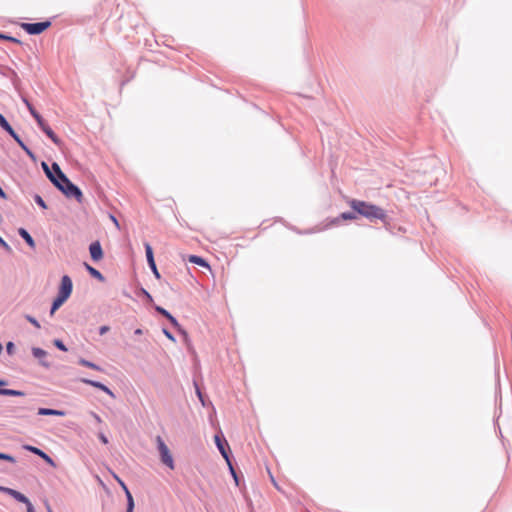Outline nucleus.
Instances as JSON below:
<instances>
[{
    "mask_svg": "<svg viewBox=\"0 0 512 512\" xmlns=\"http://www.w3.org/2000/svg\"><path fill=\"white\" fill-rule=\"evenodd\" d=\"M197 395H198L200 401L204 404L203 398H202V394H201V392H200V390L198 388H197Z\"/></svg>",
    "mask_w": 512,
    "mask_h": 512,
    "instance_id": "45",
    "label": "nucleus"
},
{
    "mask_svg": "<svg viewBox=\"0 0 512 512\" xmlns=\"http://www.w3.org/2000/svg\"><path fill=\"white\" fill-rule=\"evenodd\" d=\"M0 491H3L5 493H7L8 495H10L11 497H13L15 500H17L18 502H21V503H24L26 504V506H28L29 504H31L30 500L22 493H20L19 491L17 490H14V489H11V488H7V487H1L0 486Z\"/></svg>",
    "mask_w": 512,
    "mask_h": 512,
    "instance_id": "9",
    "label": "nucleus"
},
{
    "mask_svg": "<svg viewBox=\"0 0 512 512\" xmlns=\"http://www.w3.org/2000/svg\"><path fill=\"white\" fill-rule=\"evenodd\" d=\"M42 167H43V170L45 171V173H46L47 177L50 179V181H51L52 183H56V179H57V178H56V176L54 175V173L49 169L48 165H47L45 162H43V163H42Z\"/></svg>",
    "mask_w": 512,
    "mask_h": 512,
    "instance_id": "22",
    "label": "nucleus"
},
{
    "mask_svg": "<svg viewBox=\"0 0 512 512\" xmlns=\"http://www.w3.org/2000/svg\"><path fill=\"white\" fill-rule=\"evenodd\" d=\"M27 512H34V509H33L32 504H29V505L27 506Z\"/></svg>",
    "mask_w": 512,
    "mask_h": 512,
    "instance_id": "47",
    "label": "nucleus"
},
{
    "mask_svg": "<svg viewBox=\"0 0 512 512\" xmlns=\"http://www.w3.org/2000/svg\"><path fill=\"white\" fill-rule=\"evenodd\" d=\"M0 459L15 463V458L9 454L0 453Z\"/></svg>",
    "mask_w": 512,
    "mask_h": 512,
    "instance_id": "32",
    "label": "nucleus"
},
{
    "mask_svg": "<svg viewBox=\"0 0 512 512\" xmlns=\"http://www.w3.org/2000/svg\"><path fill=\"white\" fill-rule=\"evenodd\" d=\"M156 442H157V446H158V450L160 453L162 463L173 470L175 468L174 460H173V457L170 453L168 446L165 444V442L163 441V439L160 436H157Z\"/></svg>",
    "mask_w": 512,
    "mask_h": 512,
    "instance_id": "4",
    "label": "nucleus"
},
{
    "mask_svg": "<svg viewBox=\"0 0 512 512\" xmlns=\"http://www.w3.org/2000/svg\"><path fill=\"white\" fill-rule=\"evenodd\" d=\"M33 117L37 121V124L39 125V127L41 129H43L47 125L46 122L44 121V119L42 118V116L39 113H37Z\"/></svg>",
    "mask_w": 512,
    "mask_h": 512,
    "instance_id": "28",
    "label": "nucleus"
},
{
    "mask_svg": "<svg viewBox=\"0 0 512 512\" xmlns=\"http://www.w3.org/2000/svg\"><path fill=\"white\" fill-rule=\"evenodd\" d=\"M90 256L93 261L98 262L103 259L104 253L99 241H95L89 246Z\"/></svg>",
    "mask_w": 512,
    "mask_h": 512,
    "instance_id": "8",
    "label": "nucleus"
},
{
    "mask_svg": "<svg viewBox=\"0 0 512 512\" xmlns=\"http://www.w3.org/2000/svg\"><path fill=\"white\" fill-rule=\"evenodd\" d=\"M163 333L165 334V336H166L168 339H170V340H171V341H173V342L175 341L174 336H173V335H172L168 330L164 329V330H163Z\"/></svg>",
    "mask_w": 512,
    "mask_h": 512,
    "instance_id": "40",
    "label": "nucleus"
},
{
    "mask_svg": "<svg viewBox=\"0 0 512 512\" xmlns=\"http://www.w3.org/2000/svg\"><path fill=\"white\" fill-rule=\"evenodd\" d=\"M26 318H27V320H28L31 324H33L36 328H40V324L38 323V321H37L35 318H33V317H31V316H27Z\"/></svg>",
    "mask_w": 512,
    "mask_h": 512,
    "instance_id": "38",
    "label": "nucleus"
},
{
    "mask_svg": "<svg viewBox=\"0 0 512 512\" xmlns=\"http://www.w3.org/2000/svg\"><path fill=\"white\" fill-rule=\"evenodd\" d=\"M59 190H61L67 197H74L78 202H82L83 194L81 190L75 186L65 174H61L60 178L56 179L53 183Z\"/></svg>",
    "mask_w": 512,
    "mask_h": 512,
    "instance_id": "3",
    "label": "nucleus"
},
{
    "mask_svg": "<svg viewBox=\"0 0 512 512\" xmlns=\"http://www.w3.org/2000/svg\"><path fill=\"white\" fill-rule=\"evenodd\" d=\"M2 128L7 131L14 139H17V134L16 132L14 131V129L11 127V125L7 122L6 124H4L2 126Z\"/></svg>",
    "mask_w": 512,
    "mask_h": 512,
    "instance_id": "23",
    "label": "nucleus"
},
{
    "mask_svg": "<svg viewBox=\"0 0 512 512\" xmlns=\"http://www.w3.org/2000/svg\"><path fill=\"white\" fill-rule=\"evenodd\" d=\"M1 395H7V396H24V392L19 390H13V389H0Z\"/></svg>",
    "mask_w": 512,
    "mask_h": 512,
    "instance_id": "19",
    "label": "nucleus"
},
{
    "mask_svg": "<svg viewBox=\"0 0 512 512\" xmlns=\"http://www.w3.org/2000/svg\"><path fill=\"white\" fill-rule=\"evenodd\" d=\"M349 205L354 211L369 220H384L386 217L382 208L365 201L353 199L349 202Z\"/></svg>",
    "mask_w": 512,
    "mask_h": 512,
    "instance_id": "1",
    "label": "nucleus"
},
{
    "mask_svg": "<svg viewBox=\"0 0 512 512\" xmlns=\"http://www.w3.org/2000/svg\"><path fill=\"white\" fill-rule=\"evenodd\" d=\"M2 128L7 131L14 139H17V134L16 132L14 131V129L11 127V125L7 122L6 124H4L2 126Z\"/></svg>",
    "mask_w": 512,
    "mask_h": 512,
    "instance_id": "26",
    "label": "nucleus"
},
{
    "mask_svg": "<svg viewBox=\"0 0 512 512\" xmlns=\"http://www.w3.org/2000/svg\"><path fill=\"white\" fill-rule=\"evenodd\" d=\"M84 266L92 277H94L95 279H97L99 281L104 280L103 275L97 269L93 268L92 266H90L87 263H84Z\"/></svg>",
    "mask_w": 512,
    "mask_h": 512,
    "instance_id": "18",
    "label": "nucleus"
},
{
    "mask_svg": "<svg viewBox=\"0 0 512 512\" xmlns=\"http://www.w3.org/2000/svg\"><path fill=\"white\" fill-rule=\"evenodd\" d=\"M5 384H6V382H5V381L0 380V386H4Z\"/></svg>",
    "mask_w": 512,
    "mask_h": 512,
    "instance_id": "50",
    "label": "nucleus"
},
{
    "mask_svg": "<svg viewBox=\"0 0 512 512\" xmlns=\"http://www.w3.org/2000/svg\"><path fill=\"white\" fill-rule=\"evenodd\" d=\"M6 36H7V35H4V34H1V33H0V39L5 40V39H6Z\"/></svg>",
    "mask_w": 512,
    "mask_h": 512,
    "instance_id": "49",
    "label": "nucleus"
},
{
    "mask_svg": "<svg viewBox=\"0 0 512 512\" xmlns=\"http://www.w3.org/2000/svg\"><path fill=\"white\" fill-rule=\"evenodd\" d=\"M51 26L50 21L38 22V23H22L21 27L31 35H37L44 32Z\"/></svg>",
    "mask_w": 512,
    "mask_h": 512,
    "instance_id": "5",
    "label": "nucleus"
},
{
    "mask_svg": "<svg viewBox=\"0 0 512 512\" xmlns=\"http://www.w3.org/2000/svg\"><path fill=\"white\" fill-rule=\"evenodd\" d=\"M49 512H53L52 510H49Z\"/></svg>",
    "mask_w": 512,
    "mask_h": 512,
    "instance_id": "51",
    "label": "nucleus"
},
{
    "mask_svg": "<svg viewBox=\"0 0 512 512\" xmlns=\"http://www.w3.org/2000/svg\"><path fill=\"white\" fill-rule=\"evenodd\" d=\"M7 123V120L4 118V116L0 113V126L2 127L4 124Z\"/></svg>",
    "mask_w": 512,
    "mask_h": 512,
    "instance_id": "43",
    "label": "nucleus"
},
{
    "mask_svg": "<svg viewBox=\"0 0 512 512\" xmlns=\"http://www.w3.org/2000/svg\"><path fill=\"white\" fill-rule=\"evenodd\" d=\"M81 382L102 390L103 392H105L112 398L115 397L114 393L107 386H105L104 384H102L98 381L82 378Z\"/></svg>",
    "mask_w": 512,
    "mask_h": 512,
    "instance_id": "11",
    "label": "nucleus"
},
{
    "mask_svg": "<svg viewBox=\"0 0 512 512\" xmlns=\"http://www.w3.org/2000/svg\"><path fill=\"white\" fill-rule=\"evenodd\" d=\"M156 311L163 315L165 318H167L174 327H179V323L176 320V318H174L167 310L157 306Z\"/></svg>",
    "mask_w": 512,
    "mask_h": 512,
    "instance_id": "15",
    "label": "nucleus"
},
{
    "mask_svg": "<svg viewBox=\"0 0 512 512\" xmlns=\"http://www.w3.org/2000/svg\"><path fill=\"white\" fill-rule=\"evenodd\" d=\"M188 261L191 262V263H194V264H197L201 267H205L207 269H211L210 265L208 264V262L200 257V256H196V255H190L188 256Z\"/></svg>",
    "mask_w": 512,
    "mask_h": 512,
    "instance_id": "13",
    "label": "nucleus"
},
{
    "mask_svg": "<svg viewBox=\"0 0 512 512\" xmlns=\"http://www.w3.org/2000/svg\"><path fill=\"white\" fill-rule=\"evenodd\" d=\"M145 252H146L147 262H148L149 267L151 268L153 274L156 276V278H160V274L158 272V269H157L155 261H154L153 250L149 243L145 244Z\"/></svg>",
    "mask_w": 512,
    "mask_h": 512,
    "instance_id": "10",
    "label": "nucleus"
},
{
    "mask_svg": "<svg viewBox=\"0 0 512 512\" xmlns=\"http://www.w3.org/2000/svg\"><path fill=\"white\" fill-rule=\"evenodd\" d=\"M18 144L19 146L25 150L27 152L28 155H32V153L30 152V150L25 146V144L23 143V141L20 139L19 136H17V139H14Z\"/></svg>",
    "mask_w": 512,
    "mask_h": 512,
    "instance_id": "31",
    "label": "nucleus"
},
{
    "mask_svg": "<svg viewBox=\"0 0 512 512\" xmlns=\"http://www.w3.org/2000/svg\"><path fill=\"white\" fill-rule=\"evenodd\" d=\"M136 335H141L143 333L142 329L138 328L134 332Z\"/></svg>",
    "mask_w": 512,
    "mask_h": 512,
    "instance_id": "48",
    "label": "nucleus"
},
{
    "mask_svg": "<svg viewBox=\"0 0 512 512\" xmlns=\"http://www.w3.org/2000/svg\"><path fill=\"white\" fill-rule=\"evenodd\" d=\"M125 495L127 498V510L126 512H133L134 510V500L132 494L129 490L125 491Z\"/></svg>",
    "mask_w": 512,
    "mask_h": 512,
    "instance_id": "20",
    "label": "nucleus"
},
{
    "mask_svg": "<svg viewBox=\"0 0 512 512\" xmlns=\"http://www.w3.org/2000/svg\"><path fill=\"white\" fill-rule=\"evenodd\" d=\"M19 234L31 248H35V241L24 228L19 229Z\"/></svg>",
    "mask_w": 512,
    "mask_h": 512,
    "instance_id": "17",
    "label": "nucleus"
},
{
    "mask_svg": "<svg viewBox=\"0 0 512 512\" xmlns=\"http://www.w3.org/2000/svg\"><path fill=\"white\" fill-rule=\"evenodd\" d=\"M113 477L114 479L119 483V485L121 486V488L125 491L129 490L126 486V484L115 474L113 473Z\"/></svg>",
    "mask_w": 512,
    "mask_h": 512,
    "instance_id": "34",
    "label": "nucleus"
},
{
    "mask_svg": "<svg viewBox=\"0 0 512 512\" xmlns=\"http://www.w3.org/2000/svg\"><path fill=\"white\" fill-rule=\"evenodd\" d=\"M36 202L43 208H46V204L40 196H36Z\"/></svg>",
    "mask_w": 512,
    "mask_h": 512,
    "instance_id": "41",
    "label": "nucleus"
},
{
    "mask_svg": "<svg viewBox=\"0 0 512 512\" xmlns=\"http://www.w3.org/2000/svg\"><path fill=\"white\" fill-rule=\"evenodd\" d=\"M38 414L44 415V416H48V415L49 416H64L65 412L60 411V410H55V409H49V408H39Z\"/></svg>",
    "mask_w": 512,
    "mask_h": 512,
    "instance_id": "14",
    "label": "nucleus"
},
{
    "mask_svg": "<svg viewBox=\"0 0 512 512\" xmlns=\"http://www.w3.org/2000/svg\"><path fill=\"white\" fill-rule=\"evenodd\" d=\"M7 41H10V42H14V43H17V44H21V41L17 38H14L12 36H6V39Z\"/></svg>",
    "mask_w": 512,
    "mask_h": 512,
    "instance_id": "39",
    "label": "nucleus"
},
{
    "mask_svg": "<svg viewBox=\"0 0 512 512\" xmlns=\"http://www.w3.org/2000/svg\"><path fill=\"white\" fill-rule=\"evenodd\" d=\"M214 440H215V443H216V445H217L221 455L226 460L232 475L236 479V473L234 471V468H233V466L231 464V461L229 459V455H228L227 450H226V446L228 447V443L225 440H222L219 435H215Z\"/></svg>",
    "mask_w": 512,
    "mask_h": 512,
    "instance_id": "6",
    "label": "nucleus"
},
{
    "mask_svg": "<svg viewBox=\"0 0 512 512\" xmlns=\"http://www.w3.org/2000/svg\"><path fill=\"white\" fill-rule=\"evenodd\" d=\"M23 448L41 457L51 467H56V463L54 462V460L41 449L31 445H24Z\"/></svg>",
    "mask_w": 512,
    "mask_h": 512,
    "instance_id": "7",
    "label": "nucleus"
},
{
    "mask_svg": "<svg viewBox=\"0 0 512 512\" xmlns=\"http://www.w3.org/2000/svg\"><path fill=\"white\" fill-rule=\"evenodd\" d=\"M79 364H80V365H82V366H85V367L91 368V369H93V370H97V371H100V370H101V368H100L98 365H96L95 363H92V362H90V361H88V360H85V359H83V358H81V359L79 360Z\"/></svg>",
    "mask_w": 512,
    "mask_h": 512,
    "instance_id": "21",
    "label": "nucleus"
},
{
    "mask_svg": "<svg viewBox=\"0 0 512 512\" xmlns=\"http://www.w3.org/2000/svg\"><path fill=\"white\" fill-rule=\"evenodd\" d=\"M100 439H101V441H102L104 444H107V443H108V440H107V438H106L104 435H101V436H100Z\"/></svg>",
    "mask_w": 512,
    "mask_h": 512,
    "instance_id": "46",
    "label": "nucleus"
},
{
    "mask_svg": "<svg viewBox=\"0 0 512 512\" xmlns=\"http://www.w3.org/2000/svg\"><path fill=\"white\" fill-rule=\"evenodd\" d=\"M73 289L72 280L69 276L64 275L61 278L60 287L58 290V295L54 299L50 314L53 315L70 297Z\"/></svg>",
    "mask_w": 512,
    "mask_h": 512,
    "instance_id": "2",
    "label": "nucleus"
},
{
    "mask_svg": "<svg viewBox=\"0 0 512 512\" xmlns=\"http://www.w3.org/2000/svg\"><path fill=\"white\" fill-rule=\"evenodd\" d=\"M0 245L7 251H11V247L8 243L0 236Z\"/></svg>",
    "mask_w": 512,
    "mask_h": 512,
    "instance_id": "37",
    "label": "nucleus"
},
{
    "mask_svg": "<svg viewBox=\"0 0 512 512\" xmlns=\"http://www.w3.org/2000/svg\"><path fill=\"white\" fill-rule=\"evenodd\" d=\"M54 345H55L57 348H59L60 350H62V351H67L66 346L63 344V342H62L61 340L56 339V340L54 341Z\"/></svg>",
    "mask_w": 512,
    "mask_h": 512,
    "instance_id": "35",
    "label": "nucleus"
},
{
    "mask_svg": "<svg viewBox=\"0 0 512 512\" xmlns=\"http://www.w3.org/2000/svg\"><path fill=\"white\" fill-rule=\"evenodd\" d=\"M339 216L342 220H355L356 219V215L352 212H343Z\"/></svg>",
    "mask_w": 512,
    "mask_h": 512,
    "instance_id": "27",
    "label": "nucleus"
},
{
    "mask_svg": "<svg viewBox=\"0 0 512 512\" xmlns=\"http://www.w3.org/2000/svg\"><path fill=\"white\" fill-rule=\"evenodd\" d=\"M6 350H7V353L12 355L14 353V350H15V346L12 342H8L6 344Z\"/></svg>",
    "mask_w": 512,
    "mask_h": 512,
    "instance_id": "36",
    "label": "nucleus"
},
{
    "mask_svg": "<svg viewBox=\"0 0 512 512\" xmlns=\"http://www.w3.org/2000/svg\"><path fill=\"white\" fill-rule=\"evenodd\" d=\"M108 331H109V327L108 326H101L100 329H99V332H100L101 335H104Z\"/></svg>",
    "mask_w": 512,
    "mask_h": 512,
    "instance_id": "42",
    "label": "nucleus"
},
{
    "mask_svg": "<svg viewBox=\"0 0 512 512\" xmlns=\"http://www.w3.org/2000/svg\"><path fill=\"white\" fill-rule=\"evenodd\" d=\"M2 128L7 131L14 139H17V134L16 132L14 131V129L11 127V125L7 122L6 124H4L2 126Z\"/></svg>",
    "mask_w": 512,
    "mask_h": 512,
    "instance_id": "24",
    "label": "nucleus"
},
{
    "mask_svg": "<svg viewBox=\"0 0 512 512\" xmlns=\"http://www.w3.org/2000/svg\"><path fill=\"white\" fill-rule=\"evenodd\" d=\"M340 220V216L333 218L332 220L329 221V223L326 224V227L337 226L340 224Z\"/></svg>",
    "mask_w": 512,
    "mask_h": 512,
    "instance_id": "33",
    "label": "nucleus"
},
{
    "mask_svg": "<svg viewBox=\"0 0 512 512\" xmlns=\"http://www.w3.org/2000/svg\"><path fill=\"white\" fill-rule=\"evenodd\" d=\"M0 197L5 199L7 196H6V193L4 192V190L0 187Z\"/></svg>",
    "mask_w": 512,
    "mask_h": 512,
    "instance_id": "44",
    "label": "nucleus"
},
{
    "mask_svg": "<svg viewBox=\"0 0 512 512\" xmlns=\"http://www.w3.org/2000/svg\"><path fill=\"white\" fill-rule=\"evenodd\" d=\"M2 128L7 131L14 139H17V134L16 132L14 131V129L11 127V125L7 122L6 124H4L2 126Z\"/></svg>",
    "mask_w": 512,
    "mask_h": 512,
    "instance_id": "25",
    "label": "nucleus"
},
{
    "mask_svg": "<svg viewBox=\"0 0 512 512\" xmlns=\"http://www.w3.org/2000/svg\"><path fill=\"white\" fill-rule=\"evenodd\" d=\"M52 170L55 173L56 178H60L61 174H64L57 163L52 164Z\"/></svg>",
    "mask_w": 512,
    "mask_h": 512,
    "instance_id": "29",
    "label": "nucleus"
},
{
    "mask_svg": "<svg viewBox=\"0 0 512 512\" xmlns=\"http://www.w3.org/2000/svg\"><path fill=\"white\" fill-rule=\"evenodd\" d=\"M32 354L35 358H37L40 361L41 365H43L44 367L50 366V364L45 361V358L48 355V353L45 350L38 347H34L32 348Z\"/></svg>",
    "mask_w": 512,
    "mask_h": 512,
    "instance_id": "12",
    "label": "nucleus"
},
{
    "mask_svg": "<svg viewBox=\"0 0 512 512\" xmlns=\"http://www.w3.org/2000/svg\"><path fill=\"white\" fill-rule=\"evenodd\" d=\"M42 131L56 144L60 145L61 140L58 138V136L53 132V130L46 125Z\"/></svg>",
    "mask_w": 512,
    "mask_h": 512,
    "instance_id": "16",
    "label": "nucleus"
},
{
    "mask_svg": "<svg viewBox=\"0 0 512 512\" xmlns=\"http://www.w3.org/2000/svg\"><path fill=\"white\" fill-rule=\"evenodd\" d=\"M24 103L26 104L29 112L31 113L32 116L36 115L38 112L34 109V107L32 106V104L27 100V99H23Z\"/></svg>",
    "mask_w": 512,
    "mask_h": 512,
    "instance_id": "30",
    "label": "nucleus"
}]
</instances>
